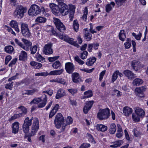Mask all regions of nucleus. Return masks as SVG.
<instances>
[{
  "label": "nucleus",
  "instance_id": "obj_1",
  "mask_svg": "<svg viewBox=\"0 0 148 148\" xmlns=\"http://www.w3.org/2000/svg\"><path fill=\"white\" fill-rule=\"evenodd\" d=\"M14 40L16 43L19 46L26 51L29 50V48L32 45L31 42L24 38L22 39V41L23 42V44L17 39H15Z\"/></svg>",
  "mask_w": 148,
  "mask_h": 148
},
{
  "label": "nucleus",
  "instance_id": "obj_2",
  "mask_svg": "<svg viewBox=\"0 0 148 148\" xmlns=\"http://www.w3.org/2000/svg\"><path fill=\"white\" fill-rule=\"evenodd\" d=\"M110 114V111L108 108L100 109L97 113V118L100 120L106 119L108 118Z\"/></svg>",
  "mask_w": 148,
  "mask_h": 148
},
{
  "label": "nucleus",
  "instance_id": "obj_3",
  "mask_svg": "<svg viewBox=\"0 0 148 148\" xmlns=\"http://www.w3.org/2000/svg\"><path fill=\"white\" fill-rule=\"evenodd\" d=\"M41 11L39 7L37 5H32L28 10V13L29 16H36L39 14Z\"/></svg>",
  "mask_w": 148,
  "mask_h": 148
},
{
  "label": "nucleus",
  "instance_id": "obj_4",
  "mask_svg": "<svg viewBox=\"0 0 148 148\" xmlns=\"http://www.w3.org/2000/svg\"><path fill=\"white\" fill-rule=\"evenodd\" d=\"M58 37L60 39L63 40L64 41L72 45L77 47H78L79 46L76 42L73 41L74 40L73 38H69L68 36L64 34H60L58 35Z\"/></svg>",
  "mask_w": 148,
  "mask_h": 148
},
{
  "label": "nucleus",
  "instance_id": "obj_5",
  "mask_svg": "<svg viewBox=\"0 0 148 148\" xmlns=\"http://www.w3.org/2000/svg\"><path fill=\"white\" fill-rule=\"evenodd\" d=\"M18 109H20L22 112L21 113L19 114H15L13 116H12L9 119V121L10 122L15 120L18 118H20L24 115H25L27 112L26 109L23 106H21L18 108Z\"/></svg>",
  "mask_w": 148,
  "mask_h": 148
},
{
  "label": "nucleus",
  "instance_id": "obj_6",
  "mask_svg": "<svg viewBox=\"0 0 148 148\" xmlns=\"http://www.w3.org/2000/svg\"><path fill=\"white\" fill-rule=\"evenodd\" d=\"M64 121V117L60 113H58L56 115L54 120V123L57 129H59L62 126V124Z\"/></svg>",
  "mask_w": 148,
  "mask_h": 148
},
{
  "label": "nucleus",
  "instance_id": "obj_7",
  "mask_svg": "<svg viewBox=\"0 0 148 148\" xmlns=\"http://www.w3.org/2000/svg\"><path fill=\"white\" fill-rule=\"evenodd\" d=\"M26 10L23 7L18 6L16 9L14 13L15 17L18 18H22L24 13L26 12Z\"/></svg>",
  "mask_w": 148,
  "mask_h": 148
},
{
  "label": "nucleus",
  "instance_id": "obj_8",
  "mask_svg": "<svg viewBox=\"0 0 148 148\" xmlns=\"http://www.w3.org/2000/svg\"><path fill=\"white\" fill-rule=\"evenodd\" d=\"M21 28L22 33L24 36L28 37L30 36L31 33L27 24L22 23L21 25Z\"/></svg>",
  "mask_w": 148,
  "mask_h": 148
},
{
  "label": "nucleus",
  "instance_id": "obj_9",
  "mask_svg": "<svg viewBox=\"0 0 148 148\" xmlns=\"http://www.w3.org/2000/svg\"><path fill=\"white\" fill-rule=\"evenodd\" d=\"M53 22L57 29L60 31L62 32L65 29V27L59 19L53 18Z\"/></svg>",
  "mask_w": 148,
  "mask_h": 148
},
{
  "label": "nucleus",
  "instance_id": "obj_10",
  "mask_svg": "<svg viewBox=\"0 0 148 148\" xmlns=\"http://www.w3.org/2000/svg\"><path fill=\"white\" fill-rule=\"evenodd\" d=\"M59 5L60 7V12L63 16L68 14L69 11L67 5L64 3H60Z\"/></svg>",
  "mask_w": 148,
  "mask_h": 148
},
{
  "label": "nucleus",
  "instance_id": "obj_11",
  "mask_svg": "<svg viewBox=\"0 0 148 148\" xmlns=\"http://www.w3.org/2000/svg\"><path fill=\"white\" fill-rule=\"evenodd\" d=\"M51 44L48 43L45 45L43 49V52L44 54L47 55H49L53 53L52 49Z\"/></svg>",
  "mask_w": 148,
  "mask_h": 148
},
{
  "label": "nucleus",
  "instance_id": "obj_12",
  "mask_svg": "<svg viewBox=\"0 0 148 148\" xmlns=\"http://www.w3.org/2000/svg\"><path fill=\"white\" fill-rule=\"evenodd\" d=\"M49 7L51 9L52 13L56 15H58L60 13V7L59 5H58L53 3H50Z\"/></svg>",
  "mask_w": 148,
  "mask_h": 148
},
{
  "label": "nucleus",
  "instance_id": "obj_13",
  "mask_svg": "<svg viewBox=\"0 0 148 148\" xmlns=\"http://www.w3.org/2000/svg\"><path fill=\"white\" fill-rule=\"evenodd\" d=\"M65 69L68 73H71L74 71L75 66L72 63L68 62L65 63Z\"/></svg>",
  "mask_w": 148,
  "mask_h": 148
},
{
  "label": "nucleus",
  "instance_id": "obj_14",
  "mask_svg": "<svg viewBox=\"0 0 148 148\" xmlns=\"http://www.w3.org/2000/svg\"><path fill=\"white\" fill-rule=\"evenodd\" d=\"M32 122V120L29 119L28 117H27L24 121L23 125V130H29V126H31Z\"/></svg>",
  "mask_w": 148,
  "mask_h": 148
},
{
  "label": "nucleus",
  "instance_id": "obj_15",
  "mask_svg": "<svg viewBox=\"0 0 148 148\" xmlns=\"http://www.w3.org/2000/svg\"><path fill=\"white\" fill-rule=\"evenodd\" d=\"M29 130H23L24 132L25 133V134L24 136L25 138H28V140L31 142H32L30 138V137L33 136L37 132V130H32L31 131V133H29Z\"/></svg>",
  "mask_w": 148,
  "mask_h": 148
},
{
  "label": "nucleus",
  "instance_id": "obj_16",
  "mask_svg": "<svg viewBox=\"0 0 148 148\" xmlns=\"http://www.w3.org/2000/svg\"><path fill=\"white\" fill-rule=\"evenodd\" d=\"M72 79L73 82L75 83H78L82 82L79 75L77 73H74L72 74Z\"/></svg>",
  "mask_w": 148,
  "mask_h": 148
},
{
  "label": "nucleus",
  "instance_id": "obj_17",
  "mask_svg": "<svg viewBox=\"0 0 148 148\" xmlns=\"http://www.w3.org/2000/svg\"><path fill=\"white\" fill-rule=\"evenodd\" d=\"M94 103L93 101H90L86 102L85 106H84L83 110L85 114L87 113L90 109Z\"/></svg>",
  "mask_w": 148,
  "mask_h": 148
},
{
  "label": "nucleus",
  "instance_id": "obj_18",
  "mask_svg": "<svg viewBox=\"0 0 148 148\" xmlns=\"http://www.w3.org/2000/svg\"><path fill=\"white\" fill-rule=\"evenodd\" d=\"M73 122L72 118L70 116H68L66 120V124L63 123L62 124V128L63 130L66 129H68L69 126V125L72 124Z\"/></svg>",
  "mask_w": 148,
  "mask_h": 148
},
{
  "label": "nucleus",
  "instance_id": "obj_19",
  "mask_svg": "<svg viewBox=\"0 0 148 148\" xmlns=\"http://www.w3.org/2000/svg\"><path fill=\"white\" fill-rule=\"evenodd\" d=\"M132 65L133 69L136 71L138 70L140 68H143L144 65L141 64L138 61L134 60L132 62Z\"/></svg>",
  "mask_w": 148,
  "mask_h": 148
},
{
  "label": "nucleus",
  "instance_id": "obj_20",
  "mask_svg": "<svg viewBox=\"0 0 148 148\" xmlns=\"http://www.w3.org/2000/svg\"><path fill=\"white\" fill-rule=\"evenodd\" d=\"M133 110L131 108L128 107H125L123 109V112L124 115L127 116H128L130 115L132 113Z\"/></svg>",
  "mask_w": 148,
  "mask_h": 148
},
{
  "label": "nucleus",
  "instance_id": "obj_21",
  "mask_svg": "<svg viewBox=\"0 0 148 148\" xmlns=\"http://www.w3.org/2000/svg\"><path fill=\"white\" fill-rule=\"evenodd\" d=\"M118 75H119L120 77L123 76V74L119 72L118 70L114 71L112 75V81L113 82L116 80L118 77Z\"/></svg>",
  "mask_w": 148,
  "mask_h": 148
},
{
  "label": "nucleus",
  "instance_id": "obj_22",
  "mask_svg": "<svg viewBox=\"0 0 148 148\" xmlns=\"http://www.w3.org/2000/svg\"><path fill=\"white\" fill-rule=\"evenodd\" d=\"M66 93L65 90L61 88L59 89L57 92L56 98L59 99L61 97L66 95Z\"/></svg>",
  "mask_w": 148,
  "mask_h": 148
},
{
  "label": "nucleus",
  "instance_id": "obj_23",
  "mask_svg": "<svg viewBox=\"0 0 148 148\" xmlns=\"http://www.w3.org/2000/svg\"><path fill=\"white\" fill-rule=\"evenodd\" d=\"M135 112L137 115L141 117H143L145 114V111L141 108L137 107L136 108Z\"/></svg>",
  "mask_w": 148,
  "mask_h": 148
},
{
  "label": "nucleus",
  "instance_id": "obj_24",
  "mask_svg": "<svg viewBox=\"0 0 148 148\" xmlns=\"http://www.w3.org/2000/svg\"><path fill=\"white\" fill-rule=\"evenodd\" d=\"M115 5V3L113 1H111L110 3H108L106 5L105 8L106 12L109 13L112 10Z\"/></svg>",
  "mask_w": 148,
  "mask_h": 148
},
{
  "label": "nucleus",
  "instance_id": "obj_25",
  "mask_svg": "<svg viewBox=\"0 0 148 148\" xmlns=\"http://www.w3.org/2000/svg\"><path fill=\"white\" fill-rule=\"evenodd\" d=\"M123 141L122 140L112 142V144H113L110 145V147L114 148L119 147L123 144Z\"/></svg>",
  "mask_w": 148,
  "mask_h": 148
},
{
  "label": "nucleus",
  "instance_id": "obj_26",
  "mask_svg": "<svg viewBox=\"0 0 148 148\" xmlns=\"http://www.w3.org/2000/svg\"><path fill=\"white\" fill-rule=\"evenodd\" d=\"M123 73L126 76L130 79H132L134 77V74L129 70H126L123 71Z\"/></svg>",
  "mask_w": 148,
  "mask_h": 148
},
{
  "label": "nucleus",
  "instance_id": "obj_27",
  "mask_svg": "<svg viewBox=\"0 0 148 148\" xmlns=\"http://www.w3.org/2000/svg\"><path fill=\"white\" fill-rule=\"evenodd\" d=\"M10 25L13 28L16 32H19L18 23L16 21H12L10 23Z\"/></svg>",
  "mask_w": 148,
  "mask_h": 148
},
{
  "label": "nucleus",
  "instance_id": "obj_28",
  "mask_svg": "<svg viewBox=\"0 0 148 148\" xmlns=\"http://www.w3.org/2000/svg\"><path fill=\"white\" fill-rule=\"evenodd\" d=\"M39 127V121L38 119L34 118L32 125V130H38Z\"/></svg>",
  "mask_w": 148,
  "mask_h": 148
},
{
  "label": "nucleus",
  "instance_id": "obj_29",
  "mask_svg": "<svg viewBox=\"0 0 148 148\" xmlns=\"http://www.w3.org/2000/svg\"><path fill=\"white\" fill-rule=\"evenodd\" d=\"M27 53L24 51L21 52L19 56V60L24 61L26 60L27 58Z\"/></svg>",
  "mask_w": 148,
  "mask_h": 148
},
{
  "label": "nucleus",
  "instance_id": "obj_30",
  "mask_svg": "<svg viewBox=\"0 0 148 148\" xmlns=\"http://www.w3.org/2000/svg\"><path fill=\"white\" fill-rule=\"evenodd\" d=\"M64 71L63 69H62L59 70H56L54 71H52L49 73H48V75H59L61 74Z\"/></svg>",
  "mask_w": 148,
  "mask_h": 148
},
{
  "label": "nucleus",
  "instance_id": "obj_31",
  "mask_svg": "<svg viewBox=\"0 0 148 148\" xmlns=\"http://www.w3.org/2000/svg\"><path fill=\"white\" fill-rule=\"evenodd\" d=\"M96 60V59L95 57H91L87 60L86 64L88 66H91L94 64Z\"/></svg>",
  "mask_w": 148,
  "mask_h": 148
},
{
  "label": "nucleus",
  "instance_id": "obj_32",
  "mask_svg": "<svg viewBox=\"0 0 148 148\" xmlns=\"http://www.w3.org/2000/svg\"><path fill=\"white\" fill-rule=\"evenodd\" d=\"M143 82V80L141 79L136 78L132 82L133 84L135 86H138L141 85Z\"/></svg>",
  "mask_w": 148,
  "mask_h": 148
},
{
  "label": "nucleus",
  "instance_id": "obj_33",
  "mask_svg": "<svg viewBox=\"0 0 148 148\" xmlns=\"http://www.w3.org/2000/svg\"><path fill=\"white\" fill-rule=\"evenodd\" d=\"M43 98L42 102L39 103L38 105V106L39 108H41L44 107L46 105L47 103V97L46 95H44L42 96Z\"/></svg>",
  "mask_w": 148,
  "mask_h": 148
},
{
  "label": "nucleus",
  "instance_id": "obj_34",
  "mask_svg": "<svg viewBox=\"0 0 148 148\" xmlns=\"http://www.w3.org/2000/svg\"><path fill=\"white\" fill-rule=\"evenodd\" d=\"M30 64L32 66H34L36 69H39L42 66V64L40 63L34 61L31 62L30 63Z\"/></svg>",
  "mask_w": 148,
  "mask_h": 148
},
{
  "label": "nucleus",
  "instance_id": "obj_35",
  "mask_svg": "<svg viewBox=\"0 0 148 148\" xmlns=\"http://www.w3.org/2000/svg\"><path fill=\"white\" fill-rule=\"evenodd\" d=\"M62 66V64L59 60L54 62L52 64V66L55 69H60Z\"/></svg>",
  "mask_w": 148,
  "mask_h": 148
},
{
  "label": "nucleus",
  "instance_id": "obj_36",
  "mask_svg": "<svg viewBox=\"0 0 148 148\" xmlns=\"http://www.w3.org/2000/svg\"><path fill=\"white\" fill-rule=\"evenodd\" d=\"M35 58L38 62L43 63L45 62V58L42 57L40 54L37 53L35 56Z\"/></svg>",
  "mask_w": 148,
  "mask_h": 148
},
{
  "label": "nucleus",
  "instance_id": "obj_37",
  "mask_svg": "<svg viewBox=\"0 0 148 148\" xmlns=\"http://www.w3.org/2000/svg\"><path fill=\"white\" fill-rule=\"evenodd\" d=\"M38 91V90L37 88H34V89L32 90H25L24 94L28 95H32L35 92H37Z\"/></svg>",
  "mask_w": 148,
  "mask_h": 148
},
{
  "label": "nucleus",
  "instance_id": "obj_38",
  "mask_svg": "<svg viewBox=\"0 0 148 148\" xmlns=\"http://www.w3.org/2000/svg\"><path fill=\"white\" fill-rule=\"evenodd\" d=\"M119 39L121 41H123L126 38L125 31L123 30H121L119 35Z\"/></svg>",
  "mask_w": 148,
  "mask_h": 148
},
{
  "label": "nucleus",
  "instance_id": "obj_39",
  "mask_svg": "<svg viewBox=\"0 0 148 148\" xmlns=\"http://www.w3.org/2000/svg\"><path fill=\"white\" fill-rule=\"evenodd\" d=\"M84 96L83 98L84 99L90 97L92 96L93 94L91 90H88L85 92L84 93Z\"/></svg>",
  "mask_w": 148,
  "mask_h": 148
},
{
  "label": "nucleus",
  "instance_id": "obj_40",
  "mask_svg": "<svg viewBox=\"0 0 148 148\" xmlns=\"http://www.w3.org/2000/svg\"><path fill=\"white\" fill-rule=\"evenodd\" d=\"M47 19L45 18L42 16H39L35 20V22L39 23H44L46 22Z\"/></svg>",
  "mask_w": 148,
  "mask_h": 148
},
{
  "label": "nucleus",
  "instance_id": "obj_41",
  "mask_svg": "<svg viewBox=\"0 0 148 148\" xmlns=\"http://www.w3.org/2000/svg\"><path fill=\"white\" fill-rule=\"evenodd\" d=\"M5 52L9 54L12 53L14 51L13 47L11 45H9L6 47L5 48Z\"/></svg>",
  "mask_w": 148,
  "mask_h": 148
},
{
  "label": "nucleus",
  "instance_id": "obj_42",
  "mask_svg": "<svg viewBox=\"0 0 148 148\" xmlns=\"http://www.w3.org/2000/svg\"><path fill=\"white\" fill-rule=\"evenodd\" d=\"M125 47L126 49L129 48L131 46V40L130 38H127L126 41L124 43Z\"/></svg>",
  "mask_w": 148,
  "mask_h": 148
},
{
  "label": "nucleus",
  "instance_id": "obj_43",
  "mask_svg": "<svg viewBox=\"0 0 148 148\" xmlns=\"http://www.w3.org/2000/svg\"><path fill=\"white\" fill-rule=\"evenodd\" d=\"M140 117L136 114L133 113L132 115V119L135 122H138L140 121Z\"/></svg>",
  "mask_w": 148,
  "mask_h": 148
},
{
  "label": "nucleus",
  "instance_id": "obj_44",
  "mask_svg": "<svg viewBox=\"0 0 148 148\" xmlns=\"http://www.w3.org/2000/svg\"><path fill=\"white\" fill-rule=\"evenodd\" d=\"M39 47L38 45H36L33 46L32 47L30 48L31 53L32 54H34L36 53L37 51V49Z\"/></svg>",
  "mask_w": 148,
  "mask_h": 148
},
{
  "label": "nucleus",
  "instance_id": "obj_45",
  "mask_svg": "<svg viewBox=\"0 0 148 148\" xmlns=\"http://www.w3.org/2000/svg\"><path fill=\"white\" fill-rule=\"evenodd\" d=\"M86 136L88 138V140L93 144L96 143L95 141L94 140V138L90 134L87 133L86 134Z\"/></svg>",
  "mask_w": 148,
  "mask_h": 148
},
{
  "label": "nucleus",
  "instance_id": "obj_46",
  "mask_svg": "<svg viewBox=\"0 0 148 148\" xmlns=\"http://www.w3.org/2000/svg\"><path fill=\"white\" fill-rule=\"evenodd\" d=\"M42 99L40 98H36L34 99L30 102V104H38L40 102Z\"/></svg>",
  "mask_w": 148,
  "mask_h": 148
},
{
  "label": "nucleus",
  "instance_id": "obj_47",
  "mask_svg": "<svg viewBox=\"0 0 148 148\" xmlns=\"http://www.w3.org/2000/svg\"><path fill=\"white\" fill-rule=\"evenodd\" d=\"M88 14V9L87 7H85L84 12V14L82 17V18L84 21H86L87 19Z\"/></svg>",
  "mask_w": 148,
  "mask_h": 148
},
{
  "label": "nucleus",
  "instance_id": "obj_48",
  "mask_svg": "<svg viewBox=\"0 0 148 148\" xmlns=\"http://www.w3.org/2000/svg\"><path fill=\"white\" fill-rule=\"evenodd\" d=\"M135 90L136 93H137V95L138 96L141 97L144 96V95L142 94L140 87L136 88Z\"/></svg>",
  "mask_w": 148,
  "mask_h": 148
},
{
  "label": "nucleus",
  "instance_id": "obj_49",
  "mask_svg": "<svg viewBox=\"0 0 148 148\" xmlns=\"http://www.w3.org/2000/svg\"><path fill=\"white\" fill-rule=\"evenodd\" d=\"M97 130H107L108 127L102 124H97L96 126Z\"/></svg>",
  "mask_w": 148,
  "mask_h": 148
},
{
  "label": "nucleus",
  "instance_id": "obj_50",
  "mask_svg": "<svg viewBox=\"0 0 148 148\" xmlns=\"http://www.w3.org/2000/svg\"><path fill=\"white\" fill-rule=\"evenodd\" d=\"M92 35L88 32H86L84 35V38L86 40L89 41L91 39Z\"/></svg>",
  "mask_w": 148,
  "mask_h": 148
},
{
  "label": "nucleus",
  "instance_id": "obj_51",
  "mask_svg": "<svg viewBox=\"0 0 148 148\" xmlns=\"http://www.w3.org/2000/svg\"><path fill=\"white\" fill-rule=\"evenodd\" d=\"M20 124L17 121L14 122L12 124V130H19Z\"/></svg>",
  "mask_w": 148,
  "mask_h": 148
},
{
  "label": "nucleus",
  "instance_id": "obj_52",
  "mask_svg": "<svg viewBox=\"0 0 148 148\" xmlns=\"http://www.w3.org/2000/svg\"><path fill=\"white\" fill-rule=\"evenodd\" d=\"M79 25L77 20H74L73 21V27L75 30L77 32L78 31Z\"/></svg>",
  "mask_w": 148,
  "mask_h": 148
},
{
  "label": "nucleus",
  "instance_id": "obj_53",
  "mask_svg": "<svg viewBox=\"0 0 148 148\" xmlns=\"http://www.w3.org/2000/svg\"><path fill=\"white\" fill-rule=\"evenodd\" d=\"M126 0H115V1L116 4L118 7L120 6L125 3Z\"/></svg>",
  "mask_w": 148,
  "mask_h": 148
},
{
  "label": "nucleus",
  "instance_id": "obj_54",
  "mask_svg": "<svg viewBox=\"0 0 148 148\" xmlns=\"http://www.w3.org/2000/svg\"><path fill=\"white\" fill-rule=\"evenodd\" d=\"M74 60L80 64L82 65L84 63V62L81 60L79 57L77 56H76L74 57Z\"/></svg>",
  "mask_w": 148,
  "mask_h": 148
},
{
  "label": "nucleus",
  "instance_id": "obj_55",
  "mask_svg": "<svg viewBox=\"0 0 148 148\" xmlns=\"http://www.w3.org/2000/svg\"><path fill=\"white\" fill-rule=\"evenodd\" d=\"M132 35L137 40H140L142 36V34L140 32H139V34L138 35H136L135 33L133 32L132 33Z\"/></svg>",
  "mask_w": 148,
  "mask_h": 148
},
{
  "label": "nucleus",
  "instance_id": "obj_56",
  "mask_svg": "<svg viewBox=\"0 0 148 148\" xmlns=\"http://www.w3.org/2000/svg\"><path fill=\"white\" fill-rule=\"evenodd\" d=\"M48 75V73L47 72H44L38 73L35 74V76H46Z\"/></svg>",
  "mask_w": 148,
  "mask_h": 148
},
{
  "label": "nucleus",
  "instance_id": "obj_57",
  "mask_svg": "<svg viewBox=\"0 0 148 148\" xmlns=\"http://www.w3.org/2000/svg\"><path fill=\"white\" fill-rule=\"evenodd\" d=\"M35 27L34 31L37 32L38 31H39L40 30V25L37 24H33L32 25V27Z\"/></svg>",
  "mask_w": 148,
  "mask_h": 148
},
{
  "label": "nucleus",
  "instance_id": "obj_58",
  "mask_svg": "<svg viewBox=\"0 0 148 148\" xmlns=\"http://www.w3.org/2000/svg\"><path fill=\"white\" fill-rule=\"evenodd\" d=\"M5 29L8 31L9 32H10L12 34L16 35V34L15 32L10 27L5 25Z\"/></svg>",
  "mask_w": 148,
  "mask_h": 148
},
{
  "label": "nucleus",
  "instance_id": "obj_59",
  "mask_svg": "<svg viewBox=\"0 0 148 148\" xmlns=\"http://www.w3.org/2000/svg\"><path fill=\"white\" fill-rule=\"evenodd\" d=\"M94 70V68H92L91 69H88L87 68L80 69V70L81 71H84L88 73H90L92 72Z\"/></svg>",
  "mask_w": 148,
  "mask_h": 148
},
{
  "label": "nucleus",
  "instance_id": "obj_60",
  "mask_svg": "<svg viewBox=\"0 0 148 148\" xmlns=\"http://www.w3.org/2000/svg\"><path fill=\"white\" fill-rule=\"evenodd\" d=\"M90 146L89 143H84L81 145L79 148H88L90 147Z\"/></svg>",
  "mask_w": 148,
  "mask_h": 148
},
{
  "label": "nucleus",
  "instance_id": "obj_61",
  "mask_svg": "<svg viewBox=\"0 0 148 148\" xmlns=\"http://www.w3.org/2000/svg\"><path fill=\"white\" fill-rule=\"evenodd\" d=\"M88 55V53L87 51H85L81 54V58L82 59H84L87 58Z\"/></svg>",
  "mask_w": 148,
  "mask_h": 148
},
{
  "label": "nucleus",
  "instance_id": "obj_62",
  "mask_svg": "<svg viewBox=\"0 0 148 148\" xmlns=\"http://www.w3.org/2000/svg\"><path fill=\"white\" fill-rule=\"evenodd\" d=\"M56 82L62 84H64L65 82L64 80L61 78H58L56 79Z\"/></svg>",
  "mask_w": 148,
  "mask_h": 148
},
{
  "label": "nucleus",
  "instance_id": "obj_63",
  "mask_svg": "<svg viewBox=\"0 0 148 148\" xmlns=\"http://www.w3.org/2000/svg\"><path fill=\"white\" fill-rule=\"evenodd\" d=\"M59 58V56H54L49 58L48 60L50 62H53L57 60Z\"/></svg>",
  "mask_w": 148,
  "mask_h": 148
},
{
  "label": "nucleus",
  "instance_id": "obj_64",
  "mask_svg": "<svg viewBox=\"0 0 148 148\" xmlns=\"http://www.w3.org/2000/svg\"><path fill=\"white\" fill-rule=\"evenodd\" d=\"M123 134V132L122 130H118L116 134V136L118 138H120L122 136Z\"/></svg>",
  "mask_w": 148,
  "mask_h": 148
}]
</instances>
